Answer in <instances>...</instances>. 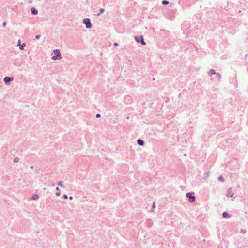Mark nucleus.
<instances>
[{
    "instance_id": "nucleus-1",
    "label": "nucleus",
    "mask_w": 248,
    "mask_h": 248,
    "mask_svg": "<svg viewBox=\"0 0 248 248\" xmlns=\"http://www.w3.org/2000/svg\"><path fill=\"white\" fill-rule=\"evenodd\" d=\"M54 53L56 55V56H54L52 57V59L53 60H56V59H61V53L60 52V51L58 49H55L54 50Z\"/></svg>"
},
{
    "instance_id": "nucleus-2",
    "label": "nucleus",
    "mask_w": 248,
    "mask_h": 248,
    "mask_svg": "<svg viewBox=\"0 0 248 248\" xmlns=\"http://www.w3.org/2000/svg\"><path fill=\"white\" fill-rule=\"evenodd\" d=\"M83 23H84L87 28H91L92 27V24L89 19H85L83 20Z\"/></svg>"
},
{
    "instance_id": "nucleus-3",
    "label": "nucleus",
    "mask_w": 248,
    "mask_h": 248,
    "mask_svg": "<svg viewBox=\"0 0 248 248\" xmlns=\"http://www.w3.org/2000/svg\"><path fill=\"white\" fill-rule=\"evenodd\" d=\"M186 196L189 199V201L191 202H193L195 201V197L192 196V194L190 193H188L186 194Z\"/></svg>"
},
{
    "instance_id": "nucleus-4",
    "label": "nucleus",
    "mask_w": 248,
    "mask_h": 248,
    "mask_svg": "<svg viewBox=\"0 0 248 248\" xmlns=\"http://www.w3.org/2000/svg\"><path fill=\"white\" fill-rule=\"evenodd\" d=\"M13 80V78H11L9 77H6L4 78V81L6 84L9 83L10 81H12Z\"/></svg>"
},
{
    "instance_id": "nucleus-5",
    "label": "nucleus",
    "mask_w": 248,
    "mask_h": 248,
    "mask_svg": "<svg viewBox=\"0 0 248 248\" xmlns=\"http://www.w3.org/2000/svg\"><path fill=\"white\" fill-rule=\"evenodd\" d=\"M31 10L32 13L33 14L36 15L38 13V11L35 9V8L34 7H32Z\"/></svg>"
},
{
    "instance_id": "nucleus-6",
    "label": "nucleus",
    "mask_w": 248,
    "mask_h": 248,
    "mask_svg": "<svg viewBox=\"0 0 248 248\" xmlns=\"http://www.w3.org/2000/svg\"><path fill=\"white\" fill-rule=\"evenodd\" d=\"M138 144L140 146H142L144 144V142L141 140H138L137 141Z\"/></svg>"
},
{
    "instance_id": "nucleus-7",
    "label": "nucleus",
    "mask_w": 248,
    "mask_h": 248,
    "mask_svg": "<svg viewBox=\"0 0 248 248\" xmlns=\"http://www.w3.org/2000/svg\"><path fill=\"white\" fill-rule=\"evenodd\" d=\"M39 198L38 196L37 195H33L32 197V199L33 200H36L38 199Z\"/></svg>"
},
{
    "instance_id": "nucleus-8",
    "label": "nucleus",
    "mask_w": 248,
    "mask_h": 248,
    "mask_svg": "<svg viewBox=\"0 0 248 248\" xmlns=\"http://www.w3.org/2000/svg\"><path fill=\"white\" fill-rule=\"evenodd\" d=\"M56 190H57L56 195L57 196H59L60 195V191L59 188L58 187H57L56 188Z\"/></svg>"
},
{
    "instance_id": "nucleus-9",
    "label": "nucleus",
    "mask_w": 248,
    "mask_h": 248,
    "mask_svg": "<svg viewBox=\"0 0 248 248\" xmlns=\"http://www.w3.org/2000/svg\"><path fill=\"white\" fill-rule=\"evenodd\" d=\"M58 185L59 186H60V187H63V188H64V186L63 185L62 183V182H59L58 183Z\"/></svg>"
},
{
    "instance_id": "nucleus-10",
    "label": "nucleus",
    "mask_w": 248,
    "mask_h": 248,
    "mask_svg": "<svg viewBox=\"0 0 248 248\" xmlns=\"http://www.w3.org/2000/svg\"><path fill=\"white\" fill-rule=\"evenodd\" d=\"M228 214L227 212H224L223 213V217H228Z\"/></svg>"
},
{
    "instance_id": "nucleus-11",
    "label": "nucleus",
    "mask_w": 248,
    "mask_h": 248,
    "mask_svg": "<svg viewBox=\"0 0 248 248\" xmlns=\"http://www.w3.org/2000/svg\"><path fill=\"white\" fill-rule=\"evenodd\" d=\"M25 44L23 43L19 47L20 49L23 50L24 49V46H25Z\"/></svg>"
},
{
    "instance_id": "nucleus-12",
    "label": "nucleus",
    "mask_w": 248,
    "mask_h": 248,
    "mask_svg": "<svg viewBox=\"0 0 248 248\" xmlns=\"http://www.w3.org/2000/svg\"><path fill=\"white\" fill-rule=\"evenodd\" d=\"M210 73L211 75L215 74V71L214 70H211L210 71Z\"/></svg>"
},
{
    "instance_id": "nucleus-13",
    "label": "nucleus",
    "mask_w": 248,
    "mask_h": 248,
    "mask_svg": "<svg viewBox=\"0 0 248 248\" xmlns=\"http://www.w3.org/2000/svg\"><path fill=\"white\" fill-rule=\"evenodd\" d=\"M162 3L164 4H167L169 3V1H166V0H163L162 1Z\"/></svg>"
},
{
    "instance_id": "nucleus-14",
    "label": "nucleus",
    "mask_w": 248,
    "mask_h": 248,
    "mask_svg": "<svg viewBox=\"0 0 248 248\" xmlns=\"http://www.w3.org/2000/svg\"><path fill=\"white\" fill-rule=\"evenodd\" d=\"M142 38V39H141V43L142 44V45H145V42L143 40V38L141 37Z\"/></svg>"
},
{
    "instance_id": "nucleus-15",
    "label": "nucleus",
    "mask_w": 248,
    "mask_h": 248,
    "mask_svg": "<svg viewBox=\"0 0 248 248\" xmlns=\"http://www.w3.org/2000/svg\"><path fill=\"white\" fill-rule=\"evenodd\" d=\"M18 161V158H15L14 159V162L16 163V162H17Z\"/></svg>"
},
{
    "instance_id": "nucleus-16",
    "label": "nucleus",
    "mask_w": 248,
    "mask_h": 248,
    "mask_svg": "<svg viewBox=\"0 0 248 248\" xmlns=\"http://www.w3.org/2000/svg\"><path fill=\"white\" fill-rule=\"evenodd\" d=\"M104 12V9H103V8H101V9H100V12H101V13H103Z\"/></svg>"
},
{
    "instance_id": "nucleus-17",
    "label": "nucleus",
    "mask_w": 248,
    "mask_h": 248,
    "mask_svg": "<svg viewBox=\"0 0 248 248\" xmlns=\"http://www.w3.org/2000/svg\"><path fill=\"white\" fill-rule=\"evenodd\" d=\"M40 35H36V37H35V38H36L37 39H38L40 38Z\"/></svg>"
},
{
    "instance_id": "nucleus-18",
    "label": "nucleus",
    "mask_w": 248,
    "mask_h": 248,
    "mask_svg": "<svg viewBox=\"0 0 248 248\" xmlns=\"http://www.w3.org/2000/svg\"><path fill=\"white\" fill-rule=\"evenodd\" d=\"M6 23L5 22H4L3 23V27H5V26H6Z\"/></svg>"
},
{
    "instance_id": "nucleus-19",
    "label": "nucleus",
    "mask_w": 248,
    "mask_h": 248,
    "mask_svg": "<svg viewBox=\"0 0 248 248\" xmlns=\"http://www.w3.org/2000/svg\"><path fill=\"white\" fill-rule=\"evenodd\" d=\"M63 197H64L65 199H67L68 196H67L66 195H64V196H63Z\"/></svg>"
},
{
    "instance_id": "nucleus-20",
    "label": "nucleus",
    "mask_w": 248,
    "mask_h": 248,
    "mask_svg": "<svg viewBox=\"0 0 248 248\" xmlns=\"http://www.w3.org/2000/svg\"><path fill=\"white\" fill-rule=\"evenodd\" d=\"M96 117H100V115L99 114H97L96 115Z\"/></svg>"
},
{
    "instance_id": "nucleus-21",
    "label": "nucleus",
    "mask_w": 248,
    "mask_h": 248,
    "mask_svg": "<svg viewBox=\"0 0 248 248\" xmlns=\"http://www.w3.org/2000/svg\"><path fill=\"white\" fill-rule=\"evenodd\" d=\"M20 40H19L18 41V45H20Z\"/></svg>"
},
{
    "instance_id": "nucleus-22",
    "label": "nucleus",
    "mask_w": 248,
    "mask_h": 248,
    "mask_svg": "<svg viewBox=\"0 0 248 248\" xmlns=\"http://www.w3.org/2000/svg\"><path fill=\"white\" fill-rule=\"evenodd\" d=\"M114 45H115V46H117V45H118V44H117V43H114Z\"/></svg>"
},
{
    "instance_id": "nucleus-23",
    "label": "nucleus",
    "mask_w": 248,
    "mask_h": 248,
    "mask_svg": "<svg viewBox=\"0 0 248 248\" xmlns=\"http://www.w3.org/2000/svg\"><path fill=\"white\" fill-rule=\"evenodd\" d=\"M219 180H222V177H220L219 178Z\"/></svg>"
},
{
    "instance_id": "nucleus-24",
    "label": "nucleus",
    "mask_w": 248,
    "mask_h": 248,
    "mask_svg": "<svg viewBox=\"0 0 248 248\" xmlns=\"http://www.w3.org/2000/svg\"><path fill=\"white\" fill-rule=\"evenodd\" d=\"M153 207H155V203H154V204H153Z\"/></svg>"
},
{
    "instance_id": "nucleus-25",
    "label": "nucleus",
    "mask_w": 248,
    "mask_h": 248,
    "mask_svg": "<svg viewBox=\"0 0 248 248\" xmlns=\"http://www.w3.org/2000/svg\"><path fill=\"white\" fill-rule=\"evenodd\" d=\"M70 199H72V197H70Z\"/></svg>"
}]
</instances>
